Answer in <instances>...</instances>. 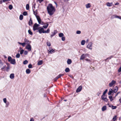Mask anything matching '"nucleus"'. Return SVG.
<instances>
[{"instance_id": "69168bd1", "label": "nucleus", "mask_w": 121, "mask_h": 121, "mask_svg": "<svg viewBox=\"0 0 121 121\" xmlns=\"http://www.w3.org/2000/svg\"><path fill=\"white\" fill-rule=\"evenodd\" d=\"M6 67V65H4L3 66V67H2V68H1V70H3V69H4V68H5V67Z\"/></svg>"}, {"instance_id": "dca6fc26", "label": "nucleus", "mask_w": 121, "mask_h": 121, "mask_svg": "<svg viewBox=\"0 0 121 121\" xmlns=\"http://www.w3.org/2000/svg\"><path fill=\"white\" fill-rule=\"evenodd\" d=\"M108 98L110 99V101L111 102L114 99V97H113L111 95H109L108 97Z\"/></svg>"}, {"instance_id": "a211bd4d", "label": "nucleus", "mask_w": 121, "mask_h": 121, "mask_svg": "<svg viewBox=\"0 0 121 121\" xmlns=\"http://www.w3.org/2000/svg\"><path fill=\"white\" fill-rule=\"evenodd\" d=\"M107 109V107L106 105L104 106L102 108V110L103 111H105Z\"/></svg>"}, {"instance_id": "7ed1b4c3", "label": "nucleus", "mask_w": 121, "mask_h": 121, "mask_svg": "<svg viewBox=\"0 0 121 121\" xmlns=\"http://www.w3.org/2000/svg\"><path fill=\"white\" fill-rule=\"evenodd\" d=\"M41 29L39 30V33L41 34L42 33H49L50 32V30L49 29H48L46 30H44V29L40 27Z\"/></svg>"}, {"instance_id": "b1692460", "label": "nucleus", "mask_w": 121, "mask_h": 121, "mask_svg": "<svg viewBox=\"0 0 121 121\" xmlns=\"http://www.w3.org/2000/svg\"><path fill=\"white\" fill-rule=\"evenodd\" d=\"M84 54H82V55L80 57V60H83L84 59V58L85 57V56H84Z\"/></svg>"}, {"instance_id": "393cba45", "label": "nucleus", "mask_w": 121, "mask_h": 121, "mask_svg": "<svg viewBox=\"0 0 121 121\" xmlns=\"http://www.w3.org/2000/svg\"><path fill=\"white\" fill-rule=\"evenodd\" d=\"M86 7L87 8H88L91 7V5L90 3H88L86 5Z\"/></svg>"}, {"instance_id": "3c124183", "label": "nucleus", "mask_w": 121, "mask_h": 121, "mask_svg": "<svg viewBox=\"0 0 121 121\" xmlns=\"http://www.w3.org/2000/svg\"><path fill=\"white\" fill-rule=\"evenodd\" d=\"M3 101L5 103H6L7 102V99H6V98H4L3 99Z\"/></svg>"}, {"instance_id": "39448f33", "label": "nucleus", "mask_w": 121, "mask_h": 121, "mask_svg": "<svg viewBox=\"0 0 121 121\" xmlns=\"http://www.w3.org/2000/svg\"><path fill=\"white\" fill-rule=\"evenodd\" d=\"M26 48L29 51H30L31 50V47L30 44H28L26 47Z\"/></svg>"}, {"instance_id": "864d4df0", "label": "nucleus", "mask_w": 121, "mask_h": 121, "mask_svg": "<svg viewBox=\"0 0 121 121\" xmlns=\"http://www.w3.org/2000/svg\"><path fill=\"white\" fill-rule=\"evenodd\" d=\"M61 39L63 41H64L65 40V37H61Z\"/></svg>"}, {"instance_id": "c85d7f7f", "label": "nucleus", "mask_w": 121, "mask_h": 121, "mask_svg": "<svg viewBox=\"0 0 121 121\" xmlns=\"http://www.w3.org/2000/svg\"><path fill=\"white\" fill-rule=\"evenodd\" d=\"M28 32L29 34L31 35H33V33L30 29L28 30Z\"/></svg>"}, {"instance_id": "4c0bfd02", "label": "nucleus", "mask_w": 121, "mask_h": 121, "mask_svg": "<svg viewBox=\"0 0 121 121\" xmlns=\"http://www.w3.org/2000/svg\"><path fill=\"white\" fill-rule=\"evenodd\" d=\"M112 93H113L112 91H110V90H109V92L108 93V95H111Z\"/></svg>"}, {"instance_id": "ddd939ff", "label": "nucleus", "mask_w": 121, "mask_h": 121, "mask_svg": "<svg viewBox=\"0 0 121 121\" xmlns=\"http://www.w3.org/2000/svg\"><path fill=\"white\" fill-rule=\"evenodd\" d=\"M57 31L56 30H54L53 32L52 33V34L51 35V37L52 38L54 35H55L57 33Z\"/></svg>"}, {"instance_id": "58836bf2", "label": "nucleus", "mask_w": 121, "mask_h": 121, "mask_svg": "<svg viewBox=\"0 0 121 121\" xmlns=\"http://www.w3.org/2000/svg\"><path fill=\"white\" fill-rule=\"evenodd\" d=\"M23 15L24 16H26L27 15V13L26 11H24L22 13Z\"/></svg>"}, {"instance_id": "0e129e2a", "label": "nucleus", "mask_w": 121, "mask_h": 121, "mask_svg": "<svg viewBox=\"0 0 121 121\" xmlns=\"http://www.w3.org/2000/svg\"><path fill=\"white\" fill-rule=\"evenodd\" d=\"M6 64L7 66V67H10V64L9 63H6Z\"/></svg>"}, {"instance_id": "cd10ccee", "label": "nucleus", "mask_w": 121, "mask_h": 121, "mask_svg": "<svg viewBox=\"0 0 121 121\" xmlns=\"http://www.w3.org/2000/svg\"><path fill=\"white\" fill-rule=\"evenodd\" d=\"M65 71L66 72H69L70 71V70L69 68H66L65 70Z\"/></svg>"}, {"instance_id": "6ab92c4d", "label": "nucleus", "mask_w": 121, "mask_h": 121, "mask_svg": "<svg viewBox=\"0 0 121 121\" xmlns=\"http://www.w3.org/2000/svg\"><path fill=\"white\" fill-rule=\"evenodd\" d=\"M48 22H47L46 24V25H43V27H42L43 29H46L48 27L49 24H48Z\"/></svg>"}, {"instance_id": "49530a36", "label": "nucleus", "mask_w": 121, "mask_h": 121, "mask_svg": "<svg viewBox=\"0 0 121 121\" xmlns=\"http://www.w3.org/2000/svg\"><path fill=\"white\" fill-rule=\"evenodd\" d=\"M5 103L6 104L5 107L6 108H7L8 107L9 105V102H7L6 103Z\"/></svg>"}, {"instance_id": "2eb2a0df", "label": "nucleus", "mask_w": 121, "mask_h": 121, "mask_svg": "<svg viewBox=\"0 0 121 121\" xmlns=\"http://www.w3.org/2000/svg\"><path fill=\"white\" fill-rule=\"evenodd\" d=\"M33 24L32 20L31 18H30L29 22V25L30 26H31Z\"/></svg>"}, {"instance_id": "f257e3e1", "label": "nucleus", "mask_w": 121, "mask_h": 121, "mask_svg": "<svg viewBox=\"0 0 121 121\" xmlns=\"http://www.w3.org/2000/svg\"><path fill=\"white\" fill-rule=\"evenodd\" d=\"M47 9L48 13L50 16L53 15L55 11V7L50 3L48 4Z\"/></svg>"}, {"instance_id": "412c9836", "label": "nucleus", "mask_w": 121, "mask_h": 121, "mask_svg": "<svg viewBox=\"0 0 121 121\" xmlns=\"http://www.w3.org/2000/svg\"><path fill=\"white\" fill-rule=\"evenodd\" d=\"M10 78L11 79H13L14 78V75L13 73H12L10 75Z\"/></svg>"}, {"instance_id": "5701e85b", "label": "nucleus", "mask_w": 121, "mask_h": 121, "mask_svg": "<svg viewBox=\"0 0 121 121\" xmlns=\"http://www.w3.org/2000/svg\"><path fill=\"white\" fill-rule=\"evenodd\" d=\"M112 2L110 3L109 2H108L106 3L108 7L111 6H112Z\"/></svg>"}, {"instance_id": "37998d69", "label": "nucleus", "mask_w": 121, "mask_h": 121, "mask_svg": "<svg viewBox=\"0 0 121 121\" xmlns=\"http://www.w3.org/2000/svg\"><path fill=\"white\" fill-rule=\"evenodd\" d=\"M28 67L29 69H31L32 68V65L31 64L29 65Z\"/></svg>"}, {"instance_id": "aec40b11", "label": "nucleus", "mask_w": 121, "mask_h": 121, "mask_svg": "<svg viewBox=\"0 0 121 121\" xmlns=\"http://www.w3.org/2000/svg\"><path fill=\"white\" fill-rule=\"evenodd\" d=\"M72 62V61L71 59H68L67 61V63L68 65H70Z\"/></svg>"}, {"instance_id": "9d476101", "label": "nucleus", "mask_w": 121, "mask_h": 121, "mask_svg": "<svg viewBox=\"0 0 121 121\" xmlns=\"http://www.w3.org/2000/svg\"><path fill=\"white\" fill-rule=\"evenodd\" d=\"M82 86L81 85L79 86L77 89L76 91V92L77 93H78L82 89Z\"/></svg>"}, {"instance_id": "c756f323", "label": "nucleus", "mask_w": 121, "mask_h": 121, "mask_svg": "<svg viewBox=\"0 0 121 121\" xmlns=\"http://www.w3.org/2000/svg\"><path fill=\"white\" fill-rule=\"evenodd\" d=\"M64 35L62 33H60L59 34V36L60 37H61Z\"/></svg>"}, {"instance_id": "c03bdc74", "label": "nucleus", "mask_w": 121, "mask_h": 121, "mask_svg": "<svg viewBox=\"0 0 121 121\" xmlns=\"http://www.w3.org/2000/svg\"><path fill=\"white\" fill-rule=\"evenodd\" d=\"M33 14L35 16H37V14L38 13H35V11H34L33 9Z\"/></svg>"}, {"instance_id": "8fccbe9b", "label": "nucleus", "mask_w": 121, "mask_h": 121, "mask_svg": "<svg viewBox=\"0 0 121 121\" xmlns=\"http://www.w3.org/2000/svg\"><path fill=\"white\" fill-rule=\"evenodd\" d=\"M120 92L119 91L117 92V93L116 94V95L115 96L113 97L114 98V99H115L116 98V97L118 95V94L120 93Z\"/></svg>"}, {"instance_id": "680f3d73", "label": "nucleus", "mask_w": 121, "mask_h": 121, "mask_svg": "<svg viewBox=\"0 0 121 121\" xmlns=\"http://www.w3.org/2000/svg\"><path fill=\"white\" fill-rule=\"evenodd\" d=\"M101 91H100L99 92L97 93V95L98 96H99V95L101 94Z\"/></svg>"}, {"instance_id": "bb28decb", "label": "nucleus", "mask_w": 121, "mask_h": 121, "mask_svg": "<svg viewBox=\"0 0 121 121\" xmlns=\"http://www.w3.org/2000/svg\"><path fill=\"white\" fill-rule=\"evenodd\" d=\"M85 41L84 40H82L81 42V44L82 45H84L85 43Z\"/></svg>"}, {"instance_id": "f03ea898", "label": "nucleus", "mask_w": 121, "mask_h": 121, "mask_svg": "<svg viewBox=\"0 0 121 121\" xmlns=\"http://www.w3.org/2000/svg\"><path fill=\"white\" fill-rule=\"evenodd\" d=\"M8 60L9 62L12 64L14 65L16 63L15 60L14 59L12 58L10 56H9L8 57Z\"/></svg>"}, {"instance_id": "4be33fe9", "label": "nucleus", "mask_w": 121, "mask_h": 121, "mask_svg": "<svg viewBox=\"0 0 121 121\" xmlns=\"http://www.w3.org/2000/svg\"><path fill=\"white\" fill-rule=\"evenodd\" d=\"M43 63V61L42 60H41L39 61L37 63V65H41Z\"/></svg>"}, {"instance_id": "09e8293b", "label": "nucleus", "mask_w": 121, "mask_h": 121, "mask_svg": "<svg viewBox=\"0 0 121 121\" xmlns=\"http://www.w3.org/2000/svg\"><path fill=\"white\" fill-rule=\"evenodd\" d=\"M3 65V63L2 62L1 60L0 59V67Z\"/></svg>"}, {"instance_id": "6e6d98bb", "label": "nucleus", "mask_w": 121, "mask_h": 121, "mask_svg": "<svg viewBox=\"0 0 121 121\" xmlns=\"http://www.w3.org/2000/svg\"><path fill=\"white\" fill-rule=\"evenodd\" d=\"M113 57V56H110L109 57L107 58V59H108L109 60H110Z\"/></svg>"}, {"instance_id": "5fc2aeb1", "label": "nucleus", "mask_w": 121, "mask_h": 121, "mask_svg": "<svg viewBox=\"0 0 121 121\" xmlns=\"http://www.w3.org/2000/svg\"><path fill=\"white\" fill-rule=\"evenodd\" d=\"M24 53L25 55H27L28 53V51H25L24 52Z\"/></svg>"}, {"instance_id": "a18cd8bd", "label": "nucleus", "mask_w": 121, "mask_h": 121, "mask_svg": "<svg viewBox=\"0 0 121 121\" xmlns=\"http://www.w3.org/2000/svg\"><path fill=\"white\" fill-rule=\"evenodd\" d=\"M47 46H50L51 45V44L50 42H47Z\"/></svg>"}, {"instance_id": "f8f14e48", "label": "nucleus", "mask_w": 121, "mask_h": 121, "mask_svg": "<svg viewBox=\"0 0 121 121\" xmlns=\"http://www.w3.org/2000/svg\"><path fill=\"white\" fill-rule=\"evenodd\" d=\"M55 49H52L51 50H48V53L52 54L53 53L55 52Z\"/></svg>"}, {"instance_id": "f3484780", "label": "nucleus", "mask_w": 121, "mask_h": 121, "mask_svg": "<svg viewBox=\"0 0 121 121\" xmlns=\"http://www.w3.org/2000/svg\"><path fill=\"white\" fill-rule=\"evenodd\" d=\"M108 90L107 89H105V91H104V92L103 93V94L101 96H106V95H105V94L107 93Z\"/></svg>"}, {"instance_id": "7c9ffc66", "label": "nucleus", "mask_w": 121, "mask_h": 121, "mask_svg": "<svg viewBox=\"0 0 121 121\" xmlns=\"http://www.w3.org/2000/svg\"><path fill=\"white\" fill-rule=\"evenodd\" d=\"M20 52V54L21 55H22L23 53L24 52V49H22L20 50V51H19L18 52Z\"/></svg>"}, {"instance_id": "f704fd0d", "label": "nucleus", "mask_w": 121, "mask_h": 121, "mask_svg": "<svg viewBox=\"0 0 121 121\" xmlns=\"http://www.w3.org/2000/svg\"><path fill=\"white\" fill-rule=\"evenodd\" d=\"M64 75V74H60L57 76L58 78H60L61 76H63Z\"/></svg>"}, {"instance_id": "e2e57ef3", "label": "nucleus", "mask_w": 121, "mask_h": 121, "mask_svg": "<svg viewBox=\"0 0 121 121\" xmlns=\"http://www.w3.org/2000/svg\"><path fill=\"white\" fill-rule=\"evenodd\" d=\"M57 77L56 76L55 78L54 79V80L55 81H56L58 79Z\"/></svg>"}, {"instance_id": "0eeeda50", "label": "nucleus", "mask_w": 121, "mask_h": 121, "mask_svg": "<svg viewBox=\"0 0 121 121\" xmlns=\"http://www.w3.org/2000/svg\"><path fill=\"white\" fill-rule=\"evenodd\" d=\"M24 42L27 45H28V44H30V43H31V41H29V40L27 39L26 38H25L24 39Z\"/></svg>"}, {"instance_id": "338daca9", "label": "nucleus", "mask_w": 121, "mask_h": 121, "mask_svg": "<svg viewBox=\"0 0 121 121\" xmlns=\"http://www.w3.org/2000/svg\"><path fill=\"white\" fill-rule=\"evenodd\" d=\"M43 0H37V1H38L40 3H41Z\"/></svg>"}, {"instance_id": "1a4fd4ad", "label": "nucleus", "mask_w": 121, "mask_h": 121, "mask_svg": "<svg viewBox=\"0 0 121 121\" xmlns=\"http://www.w3.org/2000/svg\"><path fill=\"white\" fill-rule=\"evenodd\" d=\"M101 98L103 100H104V101L107 102H108V99L107 98V96H101Z\"/></svg>"}, {"instance_id": "a19ab883", "label": "nucleus", "mask_w": 121, "mask_h": 121, "mask_svg": "<svg viewBox=\"0 0 121 121\" xmlns=\"http://www.w3.org/2000/svg\"><path fill=\"white\" fill-rule=\"evenodd\" d=\"M117 116L116 115L115 116L112 118V120L113 121H115V120H116L117 119Z\"/></svg>"}, {"instance_id": "bf43d9fd", "label": "nucleus", "mask_w": 121, "mask_h": 121, "mask_svg": "<svg viewBox=\"0 0 121 121\" xmlns=\"http://www.w3.org/2000/svg\"><path fill=\"white\" fill-rule=\"evenodd\" d=\"M26 43H25L24 42L23 43H22V46L23 47H24L25 46V45L26 44Z\"/></svg>"}, {"instance_id": "e433bc0d", "label": "nucleus", "mask_w": 121, "mask_h": 121, "mask_svg": "<svg viewBox=\"0 0 121 121\" xmlns=\"http://www.w3.org/2000/svg\"><path fill=\"white\" fill-rule=\"evenodd\" d=\"M9 8L10 10L12 9L13 8V6L12 4H10L9 6Z\"/></svg>"}, {"instance_id": "603ef678", "label": "nucleus", "mask_w": 121, "mask_h": 121, "mask_svg": "<svg viewBox=\"0 0 121 121\" xmlns=\"http://www.w3.org/2000/svg\"><path fill=\"white\" fill-rule=\"evenodd\" d=\"M33 5H32V9H33V8H34L35 9V5H36V4L35 3H34V4H33Z\"/></svg>"}, {"instance_id": "ea45409f", "label": "nucleus", "mask_w": 121, "mask_h": 121, "mask_svg": "<svg viewBox=\"0 0 121 121\" xmlns=\"http://www.w3.org/2000/svg\"><path fill=\"white\" fill-rule=\"evenodd\" d=\"M117 16V15H113L111 17V19H113L114 18H116Z\"/></svg>"}, {"instance_id": "13d9d810", "label": "nucleus", "mask_w": 121, "mask_h": 121, "mask_svg": "<svg viewBox=\"0 0 121 121\" xmlns=\"http://www.w3.org/2000/svg\"><path fill=\"white\" fill-rule=\"evenodd\" d=\"M118 71L119 72H121V66L118 69Z\"/></svg>"}, {"instance_id": "20e7f679", "label": "nucleus", "mask_w": 121, "mask_h": 121, "mask_svg": "<svg viewBox=\"0 0 121 121\" xmlns=\"http://www.w3.org/2000/svg\"><path fill=\"white\" fill-rule=\"evenodd\" d=\"M39 27V28H38L37 26L36 23H35L33 25V30L34 31H35L36 30H38V31L37 32H39V30L41 29L40 27Z\"/></svg>"}, {"instance_id": "79ce46f5", "label": "nucleus", "mask_w": 121, "mask_h": 121, "mask_svg": "<svg viewBox=\"0 0 121 121\" xmlns=\"http://www.w3.org/2000/svg\"><path fill=\"white\" fill-rule=\"evenodd\" d=\"M117 108V106H113V105H112V109H116Z\"/></svg>"}, {"instance_id": "774afa93", "label": "nucleus", "mask_w": 121, "mask_h": 121, "mask_svg": "<svg viewBox=\"0 0 121 121\" xmlns=\"http://www.w3.org/2000/svg\"><path fill=\"white\" fill-rule=\"evenodd\" d=\"M3 1V2H5L9 1H10V0H2Z\"/></svg>"}, {"instance_id": "72a5a7b5", "label": "nucleus", "mask_w": 121, "mask_h": 121, "mask_svg": "<svg viewBox=\"0 0 121 121\" xmlns=\"http://www.w3.org/2000/svg\"><path fill=\"white\" fill-rule=\"evenodd\" d=\"M23 16L22 14L20 15L19 16V19L20 20H22L23 18Z\"/></svg>"}, {"instance_id": "473e14b6", "label": "nucleus", "mask_w": 121, "mask_h": 121, "mask_svg": "<svg viewBox=\"0 0 121 121\" xmlns=\"http://www.w3.org/2000/svg\"><path fill=\"white\" fill-rule=\"evenodd\" d=\"M28 62V61L27 60H26L23 61V64L25 65Z\"/></svg>"}, {"instance_id": "2f4dec72", "label": "nucleus", "mask_w": 121, "mask_h": 121, "mask_svg": "<svg viewBox=\"0 0 121 121\" xmlns=\"http://www.w3.org/2000/svg\"><path fill=\"white\" fill-rule=\"evenodd\" d=\"M26 8L27 10H28L29 8V5L28 4H27L26 5Z\"/></svg>"}, {"instance_id": "a878e982", "label": "nucleus", "mask_w": 121, "mask_h": 121, "mask_svg": "<svg viewBox=\"0 0 121 121\" xmlns=\"http://www.w3.org/2000/svg\"><path fill=\"white\" fill-rule=\"evenodd\" d=\"M30 70L29 69H27L26 70V73L27 74L30 73Z\"/></svg>"}, {"instance_id": "4d7b16f0", "label": "nucleus", "mask_w": 121, "mask_h": 121, "mask_svg": "<svg viewBox=\"0 0 121 121\" xmlns=\"http://www.w3.org/2000/svg\"><path fill=\"white\" fill-rule=\"evenodd\" d=\"M10 69V67H7L5 69V70L6 71H7L8 72V69Z\"/></svg>"}, {"instance_id": "de8ad7c7", "label": "nucleus", "mask_w": 121, "mask_h": 121, "mask_svg": "<svg viewBox=\"0 0 121 121\" xmlns=\"http://www.w3.org/2000/svg\"><path fill=\"white\" fill-rule=\"evenodd\" d=\"M81 32L80 30H77L76 32V33L77 34H79L81 33Z\"/></svg>"}, {"instance_id": "423d86ee", "label": "nucleus", "mask_w": 121, "mask_h": 121, "mask_svg": "<svg viewBox=\"0 0 121 121\" xmlns=\"http://www.w3.org/2000/svg\"><path fill=\"white\" fill-rule=\"evenodd\" d=\"M92 42H89L88 43V45L86 46V48H89V49H92V48H91L92 47Z\"/></svg>"}, {"instance_id": "9b49d317", "label": "nucleus", "mask_w": 121, "mask_h": 121, "mask_svg": "<svg viewBox=\"0 0 121 121\" xmlns=\"http://www.w3.org/2000/svg\"><path fill=\"white\" fill-rule=\"evenodd\" d=\"M116 82V81L114 80H112L111 82L109 83V87H112L113 85Z\"/></svg>"}, {"instance_id": "c9c22d12", "label": "nucleus", "mask_w": 121, "mask_h": 121, "mask_svg": "<svg viewBox=\"0 0 121 121\" xmlns=\"http://www.w3.org/2000/svg\"><path fill=\"white\" fill-rule=\"evenodd\" d=\"M20 54L19 53H17L16 56V57L17 58H19L20 57Z\"/></svg>"}, {"instance_id": "6e6552de", "label": "nucleus", "mask_w": 121, "mask_h": 121, "mask_svg": "<svg viewBox=\"0 0 121 121\" xmlns=\"http://www.w3.org/2000/svg\"><path fill=\"white\" fill-rule=\"evenodd\" d=\"M36 17L39 23V24H41V20L40 16H39L37 15V16H36Z\"/></svg>"}, {"instance_id": "4468645a", "label": "nucleus", "mask_w": 121, "mask_h": 121, "mask_svg": "<svg viewBox=\"0 0 121 121\" xmlns=\"http://www.w3.org/2000/svg\"><path fill=\"white\" fill-rule=\"evenodd\" d=\"M118 90V87L117 86L115 87V88L112 91L113 92L116 93L117 91Z\"/></svg>"}, {"instance_id": "052dcab7", "label": "nucleus", "mask_w": 121, "mask_h": 121, "mask_svg": "<svg viewBox=\"0 0 121 121\" xmlns=\"http://www.w3.org/2000/svg\"><path fill=\"white\" fill-rule=\"evenodd\" d=\"M116 16V18H118L121 20V16H119L117 15Z\"/></svg>"}]
</instances>
